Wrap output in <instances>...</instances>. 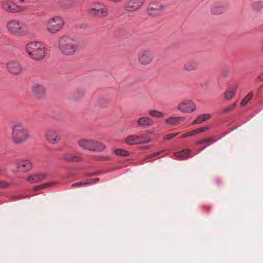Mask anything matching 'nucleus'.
Here are the masks:
<instances>
[{
  "label": "nucleus",
  "instance_id": "f257e3e1",
  "mask_svg": "<svg viewBox=\"0 0 263 263\" xmlns=\"http://www.w3.org/2000/svg\"><path fill=\"white\" fill-rule=\"evenodd\" d=\"M58 48L62 53L66 55L75 54L80 50L78 41L68 36L60 38Z\"/></svg>",
  "mask_w": 263,
  "mask_h": 263
},
{
  "label": "nucleus",
  "instance_id": "f03ea898",
  "mask_svg": "<svg viewBox=\"0 0 263 263\" xmlns=\"http://www.w3.org/2000/svg\"><path fill=\"white\" fill-rule=\"evenodd\" d=\"M11 140L16 144H22L30 138L28 129L21 122H16L13 124L11 131Z\"/></svg>",
  "mask_w": 263,
  "mask_h": 263
},
{
  "label": "nucleus",
  "instance_id": "7ed1b4c3",
  "mask_svg": "<svg viewBox=\"0 0 263 263\" xmlns=\"http://www.w3.org/2000/svg\"><path fill=\"white\" fill-rule=\"evenodd\" d=\"M26 50L31 58L35 60H41L46 55V50L44 44L40 42H32L28 43Z\"/></svg>",
  "mask_w": 263,
  "mask_h": 263
},
{
  "label": "nucleus",
  "instance_id": "20e7f679",
  "mask_svg": "<svg viewBox=\"0 0 263 263\" xmlns=\"http://www.w3.org/2000/svg\"><path fill=\"white\" fill-rule=\"evenodd\" d=\"M77 144L82 149L91 152H100L106 148L103 143L91 139H80L77 141Z\"/></svg>",
  "mask_w": 263,
  "mask_h": 263
},
{
  "label": "nucleus",
  "instance_id": "39448f33",
  "mask_svg": "<svg viewBox=\"0 0 263 263\" xmlns=\"http://www.w3.org/2000/svg\"><path fill=\"white\" fill-rule=\"evenodd\" d=\"M64 24V22L62 17H53L47 22L46 26V30L51 33H55L62 29Z\"/></svg>",
  "mask_w": 263,
  "mask_h": 263
},
{
  "label": "nucleus",
  "instance_id": "423d86ee",
  "mask_svg": "<svg viewBox=\"0 0 263 263\" xmlns=\"http://www.w3.org/2000/svg\"><path fill=\"white\" fill-rule=\"evenodd\" d=\"M6 27L8 32L14 35H21L25 32L24 24L18 20H9L7 23Z\"/></svg>",
  "mask_w": 263,
  "mask_h": 263
},
{
  "label": "nucleus",
  "instance_id": "0eeeda50",
  "mask_svg": "<svg viewBox=\"0 0 263 263\" xmlns=\"http://www.w3.org/2000/svg\"><path fill=\"white\" fill-rule=\"evenodd\" d=\"M177 108L182 113L192 114L197 109V106L192 100L185 99L178 104Z\"/></svg>",
  "mask_w": 263,
  "mask_h": 263
},
{
  "label": "nucleus",
  "instance_id": "6e6552de",
  "mask_svg": "<svg viewBox=\"0 0 263 263\" xmlns=\"http://www.w3.org/2000/svg\"><path fill=\"white\" fill-rule=\"evenodd\" d=\"M137 59L141 65L147 66L153 62L154 54L148 50H141L138 53Z\"/></svg>",
  "mask_w": 263,
  "mask_h": 263
},
{
  "label": "nucleus",
  "instance_id": "1a4fd4ad",
  "mask_svg": "<svg viewBox=\"0 0 263 263\" xmlns=\"http://www.w3.org/2000/svg\"><path fill=\"white\" fill-rule=\"evenodd\" d=\"M2 9L6 12L10 13H17L24 11L23 7L18 6L10 0H5L2 2Z\"/></svg>",
  "mask_w": 263,
  "mask_h": 263
},
{
  "label": "nucleus",
  "instance_id": "9d476101",
  "mask_svg": "<svg viewBox=\"0 0 263 263\" xmlns=\"http://www.w3.org/2000/svg\"><path fill=\"white\" fill-rule=\"evenodd\" d=\"M151 141V139L148 137L136 135H129L125 139V143L128 145H137L149 143Z\"/></svg>",
  "mask_w": 263,
  "mask_h": 263
},
{
  "label": "nucleus",
  "instance_id": "9b49d317",
  "mask_svg": "<svg viewBox=\"0 0 263 263\" xmlns=\"http://www.w3.org/2000/svg\"><path fill=\"white\" fill-rule=\"evenodd\" d=\"M165 9V6L158 2L151 3L147 8L149 15L157 16L161 14Z\"/></svg>",
  "mask_w": 263,
  "mask_h": 263
},
{
  "label": "nucleus",
  "instance_id": "f8f14e48",
  "mask_svg": "<svg viewBox=\"0 0 263 263\" xmlns=\"http://www.w3.org/2000/svg\"><path fill=\"white\" fill-rule=\"evenodd\" d=\"M31 91L34 96L37 100L43 99L46 95L45 87L38 83L33 84L31 86Z\"/></svg>",
  "mask_w": 263,
  "mask_h": 263
},
{
  "label": "nucleus",
  "instance_id": "ddd939ff",
  "mask_svg": "<svg viewBox=\"0 0 263 263\" xmlns=\"http://www.w3.org/2000/svg\"><path fill=\"white\" fill-rule=\"evenodd\" d=\"M145 0H130L127 1L125 6V10L128 12L138 10L143 5Z\"/></svg>",
  "mask_w": 263,
  "mask_h": 263
},
{
  "label": "nucleus",
  "instance_id": "4468645a",
  "mask_svg": "<svg viewBox=\"0 0 263 263\" xmlns=\"http://www.w3.org/2000/svg\"><path fill=\"white\" fill-rule=\"evenodd\" d=\"M16 166L18 171L26 173L32 169V163L29 160L23 159L17 162Z\"/></svg>",
  "mask_w": 263,
  "mask_h": 263
},
{
  "label": "nucleus",
  "instance_id": "2eb2a0df",
  "mask_svg": "<svg viewBox=\"0 0 263 263\" xmlns=\"http://www.w3.org/2000/svg\"><path fill=\"white\" fill-rule=\"evenodd\" d=\"M46 140L49 143L55 144L59 143L61 138L58 133L52 130H48L45 132L44 134Z\"/></svg>",
  "mask_w": 263,
  "mask_h": 263
},
{
  "label": "nucleus",
  "instance_id": "dca6fc26",
  "mask_svg": "<svg viewBox=\"0 0 263 263\" xmlns=\"http://www.w3.org/2000/svg\"><path fill=\"white\" fill-rule=\"evenodd\" d=\"M7 69L11 73L19 74L22 71V67L20 64L15 61H11L7 63Z\"/></svg>",
  "mask_w": 263,
  "mask_h": 263
},
{
  "label": "nucleus",
  "instance_id": "f3484780",
  "mask_svg": "<svg viewBox=\"0 0 263 263\" xmlns=\"http://www.w3.org/2000/svg\"><path fill=\"white\" fill-rule=\"evenodd\" d=\"M227 9V6L225 5L217 3L211 6L210 11L212 14L217 15L224 13Z\"/></svg>",
  "mask_w": 263,
  "mask_h": 263
},
{
  "label": "nucleus",
  "instance_id": "a211bd4d",
  "mask_svg": "<svg viewBox=\"0 0 263 263\" xmlns=\"http://www.w3.org/2000/svg\"><path fill=\"white\" fill-rule=\"evenodd\" d=\"M237 88L238 86L236 84L229 86L224 92V99L226 100H231L235 96Z\"/></svg>",
  "mask_w": 263,
  "mask_h": 263
},
{
  "label": "nucleus",
  "instance_id": "6ab92c4d",
  "mask_svg": "<svg viewBox=\"0 0 263 263\" xmlns=\"http://www.w3.org/2000/svg\"><path fill=\"white\" fill-rule=\"evenodd\" d=\"M47 174L45 173H40L29 175L27 177V180L30 183H37L45 179Z\"/></svg>",
  "mask_w": 263,
  "mask_h": 263
},
{
  "label": "nucleus",
  "instance_id": "aec40b11",
  "mask_svg": "<svg viewBox=\"0 0 263 263\" xmlns=\"http://www.w3.org/2000/svg\"><path fill=\"white\" fill-rule=\"evenodd\" d=\"M90 13L95 16L98 17H105L108 14L107 9L105 7L101 8L100 9L92 8L90 10Z\"/></svg>",
  "mask_w": 263,
  "mask_h": 263
},
{
  "label": "nucleus",
  "instance_id": "412c9836",
  "mask_svg": "<svg viewBox=\"0 0 263 263\" xmlns=\"http://www.w3.org/2000/svg\"><path fill=\"white\" fill-rule=\"evenodd\" d=\"M198 63L195 60H190L186 62L183 65V69L187 72H191L197 69Z\"/></svg>",
  "mask_w": 263,
  "mask_h": 263
},
{
  "label": "nucleus",
  "instance_id": "4be33fe9",
  "mask_svg": "<svg viewBox=\"0 0 263 263\" xmlns=\"http://www.w3.org/2000/svg\"><path fill=\"white\" fill-rule=\"evenodd\" d=\"M137 123L139 126L146 127L153 125L154 121L148 116H143L137 121Z\"/></svg>",
  "mask_w": 263,
  "mask_h": 263
},
{
  "label": "nucleus",
  "instance_id": "5701e85b",
  "mask_svg": "<svg viewBox=\"0 0 263 263\" xmlns=\"http://www.w3.org/2000/svg\"><path fill=\"white\" fill-rule=\"evenodd\" d=\"M62 158L63 160L68 162H80L81 161V158L80 157L72 153L65 154L63 155Z\"/></svg>",
  "mask_w": 263,
  "mask_h": 263
},
{
  "label": "nucleus",
  "instance_id": "b1692460",
  "mask_svg": "<svg viewBox=\"0 0 263 263\" xmlns=\"http://www.w3.org/2000/svg\"><path fill=\"white\" fill-rule=\"evenodd\" d=\"M191 153V152L190 150L185 149L175 153L174 155L180 160H184L189 157Z\"/></svg>",
  "mask_w": 263,
  "mask_h": 263
},
{
  "label": "nucleus",
  "instance_id": "393cba45",
  "mask_svg": "<svg viewBox=\"0 0 263 263\" xmlns=\"http://www.w3.org/2000/svg\"><path fill=\"white\" fill-rule=\"evenodd\" d=\"M236 105H237V103H234L233 104H232L231 105L226 106L221 109V113L224 114H229L231 111H232L233 110H234L235 108Z\"/></svg>",
  "mask_w": 263,
  "mask_h": 263
},
{
  "label": "nucleus",
  "instance_id": "a878e982",
  "mask_svg": "<svg viewBox=\"0 0 263 263\" xmlns=\"http://www.w3.org/2000/svg\"><path fill=\"white\" fill-rule=\"evenodd\" d=\"M84 91L83 89L77 90L73 95V99L79 100L84 97Z\"/></svg>",
  "mask_w": 263,
  "mask_h": 263
},
{
  "label": "nucleus",
  "instance_id": "bb28decb",
  "mask_svg": "<svg viewBox=\"0 0 263 263\" xmlns=\"http://www.w3.org/2000/svg\"><path fill=\"white\" fill-rule=\"evenodd\" d=\"M253 94L252 92H249L240 102V105L241 106H245L247 105L249 101L252 98Z\"/></svg>",
  "mask_w": 263,
  "mask_h": 263
},
{
  "label": "nucleus",
  "instance_id": "cd10ccee",
  "mask_svg": "<svg viewBox=\"0 0 263 263\" xmlns=\"http://www.w3.org/2000/svg\"><path fill=\"white\" fill-rule=\"evenodd\" d=\"M115 153L117 155L124 157L128 156L129 155L128 152H127L124 149L122 148H119L115 150Z\"/></svg>",
  "mask_w": 263,
  "mask_h": 263
},
{
  "label": "nucleus",
  "instance_id": "c85d7f7f",
  "mask_svg": "<svg viewBox=\"0 0 263 263\" xmlns=\"http://www.w3.org/2000/svg\"><path fill=\"white\" fill-rule=\"evenodd\" d=\"M210 116H198L193 122L194 124H199L208 120Z\"/></svg>",
  "mask_w": 263,
  "mask_h": 263
},
{
  "label": "nucleus",
  "instance_id": "c756f323",
  "mask_svg": "<svg viewBox=\"0 0 263 263\" xmlns=\"http://www.w3.org/2000/svg\"><path fill=\"white\" fill-rule=\"evenodd\" d=\"M252 6L254 9L259 10L263 8V1H257L254 2L252 4Z\"/></svg>",
  "mask_w": 263,
  "mask_h": 263
},
{
  "label": "nucleus",
  "instance_id": "7c9ffc66",
  "mask_svg": "<svg viewBox=\"0 0 263 263\" xmlns=\"http://www.w3.org/2000/svg\"><path fill=\"white\" fill-rule=\"evenodd\" d=\"M215 142V140H214L213 139V138H209L199 140L196 142V144L197 145H200V144H203L204 143H208V142H211L212 143H213Z\"/></svg>",
  "mask_w": 263,
  "mask_h": 263
},
{
  "label": "nucleus",
  "instance_id": "2f4dec72",
  "mask_svg": "<svg viewBox=\"0 0 263 263\" xmlns=\"http://www.w3.org/2000/svg\"><path fill=\"white\" fill-rule=\"evenodd\" d=\"M178 117H172L166 120V123L170 124H175L178 121Z\"/></svg>",
  "mask_w": 263,
  "mask_h": 263
},
{
  "label": "nucleus",
  "instance_id": "473e14b6",
  "mask_svg": "<svg viewBox=\"0 0 263 263\" xmlns=\"http://www.w3.org/2000/svg\"><path fill=\"white\" fill-rule=\"evenodd\" d=\"M83 185H87V183H86V181H80L74 183H73L71 185V187H80Z\"/></svg>",
  "mask_w": 263,
  "mask_h": 263
},
{
  "label": "nucleus",
  "instance_id": "72a5a7b5",
  "mask_svg": "<svg viewBox=\"0 0 263 263\" xmlns=\"http://www.w3.org/2000/svg\"><path fill=\"white\" fill-rule=\"evenodd\" d=\"M178 134H179L178 133H172V134H167V135L164 136L163 138L164 140H170V139H171L175 137L177 135H178Z\"/></svg>",
  "mask_w": 263,
  "mask_h": 263
},
{
  "label": "nucleus",
  "instance_id": "f704fd0d",
  "mask_svg": "<svg viewBox=\"0 0 263 263\" xmlns=\"http://www.w3.org/2000/svg\"><path fill=\"white\" fill-rule=\"evenodd\" d=\"M53 184V183H52V182H49V183L42 184H41L39 185V189H40V190H42L45 188H47V187L51 186V185H52Z\"/></svg>",
  "mask_w": 263,
  "mask_h": 263
},
{
  "label": "nucleus",
  "instance_id": "c9c22d12",
  "mask_svg": "<svg viewBox=\"0 0 263 263\" xmlns=\"http://www.w3.org/2000/svg\"><path fill=\"white\" fill-rule=\"evenodd\" d=\"M10 186L9 183L2 180H0V188L4 189L7 188Z\"/></svg>",
  "mask_w": 263,
  "mask_h": 263
},
{
  "label": "nucleus",
  "instance_id": "e433bc0d",
  "mask_svg": "<svg viewBox=\"0 0 263 263\" xmlns=\"http://www.w3.org/2000/svg\"><path fill=\"white\" fill-rule=\"evenodd\" d=\"M149 114L151 116L152 115H163V113L157 110H152L149 111Z\"/></svg>",
  "mask_w": 263,
  "mask_h": 263
},
{
  "label": "nucleus",
  "instance_id": "4c0bfd02",
  "mask_svg": "<svg viewBox=\"0 0 263 263\" xmlns=\"http://www.w3.org/2000/svg\"><path fill=\"white\" fill-rule=\"evenodd\" d=\"M99 180V179L98 178H95L92 179H87L86 181V183H87V184H91L92 183L97 182Z\"/></svg>",
  "mask_w": 263,
  "mask_h": 263
},
{
  "label": "nucleus",
  "instance_id": "58836bf2",
  "mask_svg": "<svg viewBox=\"0 0 263 263\" xmlns=\"http://www.w3.org/2000/svg\"><path fill=\"white\" fill-rule=\"evenodd\" d=\"M25 197V196H22V195H15V196H12L11 199L13 200H15L24 198Z\"/></svg>",
  "mask_w": 263,
  "mask_h": 263
},
{
  "label": "nucleus",
  "instance_id": "ea45409f",
  "mask_svg": "<svg viewBox=\"0 0 263 263\" xmlns=\"http://www.w3.org/2000/svg\"><path fill=\"white\" fill-rule=\"evenodd\" d=\"M198 134H199L198 129H194L190 132V136H192L197 135Z\"/></svg>",
  "mask_w": 263,
  "mask_h": 263
},
{
  "label": "nucleus",
  "instance_id": "a19ab883",
  "mask_svg": "<svg viewBox=\"0 0 263 263\" xmlns=\"http://www.w3.org/2000/svg\"><path fill=\"white\" fill-rule=\"evenodd\" d=\"M208 128H209L207 127H204L198 128V130L199 131V133H200L205 132V130H208Z\"/></svg>",
  "mask_w": 263,
  "mask_h": 263
},
{
  "label": "nucleus",
  "instance_id": "79ce46f5",
  "mask_svg": "<svg viewBox=\"0 0 263 263\" xmlns=\"http://www.w3.org/2000/svg\"><path fill=\"white\" fill-rule=\"evenodd\" d=\"M257 79L260 81H263V72L259 74L257 78Z\"/></svg>",
  "mask_w": 263,
  "mask_h": 263
},
{
  "label": "nucleus",
  "instance_id": "37998d69",
  "mask_svg": "<svg viewBox=\"0 0 263 263\" xmlns=\"http://www.w3.org/2000/svg\"><path fill=\"white\" fill-rule=\"evenodd\" d=\"M190 132L186 133V134H183L181 136V138H186V137H190Z\"/></svg>",
  "mask_w": 263,
  "mask_h": 263
},
{
  "label": "nucleus",
  "instance_id": "c03bdc74",
  "mask_svg": "<svg viewBox=\"0 0 263 263\" xmlns=\"http://www.w3.org/2000/svg\"><path fill=\"white\" fill-rule=\"evenodd\" d=\"M159 154V153H153L151 155H150L149 157H147L146 159H149V158L151 157H154V156H157Z\"/></svg>",
  "mask_w": 263,
  "mask_h": 263
},
{
  "label": "nucleus",
  "instance_id": "a18cd8bd",
  "mask_svg": "<svg viewBox=\"0 0 263 263\" xmlns=\"http://www.w3.org/2000/svg\"><path fill=\"white\" fill-rule=\"evenodd\" d=\"M104 102H105V101H104V100L103 99H100L98 100V103L99 104H102Z\"/></svg>",
  "mask_w": 263,
  "mask_h": 263
},
{
  "label": "nucleus",
  "instance_id": "49530a36",
  "mask_svg": "<svg viewBox=\"0 0 263 263\" xmlns=\"http://www.w3.org/2000/svg\"><path fill=\"white\" fill-rule=\"evenodd\" d=\"M33 190L34 191H35L39 190H40V189H39V185H37V186H36L34 187L33 188Z\"/></svg>",
  "mask_w": 263,
  "mask_h": 263
},
{
  "label": "nucleus",
  "instance_id": "de8ad7c7",
  "mask_svg": "<svg viewBox=\"0 0 263 263\" xmlns=\"http://www.w3.org/2000/svg\"><path fill=\"white\" fill-rule=\"evenodd\" d=\"M208 146V145L205 146V147L200 149L199 151H202L203 149H204L205 148V147H206Z\"/></svg>",
  "mask_w": 263,
  "mask_h": 263
},
{
  "label": "nucleus",
  "instance_id": "09e8293b",
  "mask_svg": "<svg viewBox=\"0 0 263 263\" xmlns=\"http://www.w3.org/2000/svg\"><path fill=\"white\" fill-rule=\"evenodd\" d=\"M150 147H151V146H145L144 148L148 149V148H149Z\"/></svg>",
  "mask_w": 263,
  "mask_h": 263
},
{
  "label": "nucleus",
  "instance_id": "8fccbe9b",
  "mask_svg": "<svg viewBox=\"0 0 263 263\" xmlns=\"http://www.w3.org/2000/svg\"><path fill=\"white\" fill-rule=\"evenodd\" d=\"M222 75L224 76V77H226L227 76V73H224V72L222 73Z\"/></svg>",
  "mask_w": 263,
  "mask_h": 263
},
{
  "label": "nucleus",
  "instance_id": "3c124183",
  "mask_svg": "<svg viewBox=\"0 0 263 263\" xmlns=\"http://www.w3.org/2000/svg\"><path fill=\"white\" fill-rule=\"evenodd\" d=\"M21 2H22V3H23L24 2L25 0H20Z\"/></svg>",
  "mask_w": 263,
  "mask_h": 263
}]
</instances>
